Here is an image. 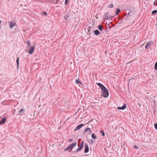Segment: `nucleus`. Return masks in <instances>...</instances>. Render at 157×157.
<instances>
[{
  "mask_svg": "<svg viewBox=\"0 0 157 157\" xmlns=\"http://www.w3.org/2000/svg\"><path fill=\"white\" fill-rule=\"evenodd\" d=\"M102 90L103 96L105 98H107L109 96L108 92L107 89L101 84L99 83H96Z\"/></svg>",
  "mask_w": 157,
  "mask_h": 157,
  "instance_id": "obj_1",
  "label": "nucleus"
},
{
  "mask_svg": "<svg viewBox=\"0 0 157 157\" xmlns=\"http://www.w3.org/2000/svg\"><path fill=\"white\" fill-rule=\"evenodd\" d=\"M77 145V142H75L71 144L67 148L64 149V151H66L68 150H70V151H72V149L76 146Z\"/></svg>",
  "mask_w": 157,
  "mask_h": 157,
  "instance_id": "obj_2",
  "label": "nucleus"
},
{
  "mask_svg": "<svg viewBox=\"0 0 157 157\" xmlns=\"http://www.w3.org/2000/svg\"><path fill=\"white\" fill-rule=\"evenodd\" d=\"M77 145V142H75L71 144L67 148L64 149V151H66L68 150H70V151H72V149L76 146Z\"/></svg>",
  "mask_w": 157,
  "mask_h": 157,
  "instance_id": "obj_3",
  "label": "nucleus"
},
{
  "mask_svg": "<svg viewBox=\"0 0 157 157\" xmlns=\"http://www.w3.org/2000/svg\"><path fill=\"white\" fill-rule=\"evenodd\" d=\"M84 132V133L87 132L88 134L90 135L92 131L90 128H87L85 129Z\"/></svg>",
  "mask_w": 157,
  "mask_h": 157,
  "instance_id": "obj_4",
  "label": "nucleus"
},
{
  "mask_svg": "<svg viewBox=\"0 0 157 157\" xmlns=\"http://www.w3.org/2000/svg\"><path fill=\"white\" fill-rule=\"evenodd\" d=\"M104 18L105 19H108L111 18H113V17H111L109 15V13H107L105 14L104 16Z\"/></svg>",
  "mask_w": 157,
  "mask_h": 157,
  "instance_id": "obj_5",
  "label": "nucleus"
},
{
  "mask_svg": "<svg viewBox=\"0 0 157 157\" xmlns=\"http://www.w3.org/2000/svg\"><path fill=\"white\" fill-rule=\"evenodd\" d=\"M84 126L83 124H81L78 126H77L76 128L74 129V131L75 132L76 131L78 130L81 128L82 126Z\"/></svg>",
  "mask_w": 157,
  "mask_h": 157,
  "instance_id": "obj_6",
  "label": "nucleus"
},
{
  "mask_svg": "<svg viewBox=\"0 0 157 157\" xmlns=\"http://www.w3.org/2000/svg\"><path fill=\"white\" fill-rule=\"evenodd\" d=\"M9 23H10L9 27L11 29H12L13 27L16 25V23L14 22H9Z\"/></svg>",
  "mask_w": 157,
  "mask_h": 157,
  "instance_id": "obj_7",
  "label": "nucleus"
},
{
  "mask_svg": "<svg viewBox=\"0 0 157 157\" xmlns=\"http://www.w3.org/2000/svg\"><path fill=\"white\" fill-rule=\"evenodd\" d=\"M34 50V47H32L29 50V53L31 54L33 53Z\"/></svg>",
  "mask_w": 157,
  "mask_h": 157,
  "instance_id": "obj_8",
  "label": "nucleus"
},
{
  "mask_svg": "<svg viewBox=\"0 0 157 157\" xmlns=\"http://www.w3.org/2000/svg\"><path fill=\"white\" fill-rule=\"evenodd\" d=\"M83 141H82L81 143V145L79 146V147L76 150V151H81L83 147Z\"/></svg>",
  "mask_w": 157,
  "mask_h": 157,
  "instance_id": "obj_9",
  "label": "nucleus"
},
{
  "mask_svg": "<svg viewBox=\"0 0 157 157\" xmlns=\"http://www.w3.org/2000/svg\"><path fill=\"white\" fill-rule=\"evenodd\" d=\"M85 150L84 151V152L85 153H86L89 151V147L87 144H85Z\"/></svg>",
  "mask_w": 157,
  "mask_h": 157,
  "instance_id": "obj_10",
  "label": "nucleus"
},
{
  "mask_svg": "<svg viewBox=\"0 0 157 157\" xmlns=\"http://www.w3.org/2000/svg\"><path fill=\"white\" fill-rule=\"evenodd\" d=\"M151 42H148L145 46V48L147 49H148L149 48V47L151 45Z\"/></svg>",
  "mask_w": 157,
  "mask_h": 157,
  "instance_id": "obj_11",
  "label": "nucleus"
},
{
  "mask_svg": "<svg viewBox=\"0 0 157 157\" xmlns=\"http://www.w3.org/2000/svg\"><path fill=\"white\" fill-rule=\"evenodd\" d=\"M127 107L126 104H124L121 107H117V109H118L123 110L125 109Z\"/></svg>",
  "mask_w": 157,
  "mask_h": 157,
  "instance_id": "obj_12",
  "label": "nucleus"
},
{
  "mask_svg": "<svg viewBox=\"0 0 157 157\" xmlns=\"http://www.w3.org/2000/svg\"><path fill=\"white\" fill-rule=\"evenodd\" d=\"M6 121V117H3L1 121L0 122V125L2 124H4Z\"/></svg>",
  "mask_w": 157,
  "mask_h": 157,
  "instance_id": "obj_13",
  "label": "nucleus"
},
{
  "mask_svg": "<svg viewBox=\"0 0 157 157\" xmlns=\"http://www.w3.org/2000/svg\"><path fill=\"white\" fill-rule=\"evenodd\" d=\"M94 33L96 35H98L99 34L100 32L98 30H96L94 31Z\"/></svg>",
  "mask_w": 157,
  "mask_h": 157,
  "instance_id": "obj_14",
  "label": "nucleus"
},
{
  "mask_svg": "<svg viewBox=\"0 0 157 157\" xmlns=\"http://www.w3.org/2000/svg\"><path fill=\"white\" fill-rule=\"evenodd\" d=\"M91 137H92V138L93 139H95L97 138V137L94 133H93V134H92V135H91Z\"/></svg>",
  "mask_w": 157,
  "mask_h": 157,
  "instance_id": "obj_15",
  "label": "nucleus"
},
{
  "mask_svg": "<svg viewBox=\"0 0 157 157\" xmlns=\"http://www.w3.org/2000/svg\"><path fill=\"white\" fill-rule=\"evenodd\" d=\"M75 82L77 83H80L82 84V83L79 81V78H78L77 79L75 80Z\"/></svg>",
  "mask_w": 157,
  "mask_h": 157,
  "instance_id": "obj_16",
  "label": "nucleus"
},
{
  "mask_svg": "<svg viewBox=\"0 0 157 157\" xmlns=\"http://www.w3.org/2000/svg\"><path fill=\"white\" fill-rule=\"evenodd\" d=\"M98 29L101 31L103 29V27L101 25H99L98 26Z\"/></svg>",
  "mask_w": 157,
  "mask_h": 157,
  "instance_id": "obj_17",
  "label": "nucleus"
},
{
  "mask_svg": "<svg viewBox=\"0 0 157 157\" xmlns=\"http://www.w3.org/2000/svg\"><path fill=\"white\" fill-rule=\"evenodd\" d=\"M113 7V4L111 3L108 6V7L109 8H112Z\"/></svg>",
  "mask_w": 157,
  "mask_h": 157,
  "instance_id": "obj_18",
  "label": "nucleus"
},
{
  "mask_svg": "<svg viewBox=\"0 0 157 157\" xmlns=\"http://www.w3.org/2000/svg\"><path fill=\"white\" fill-rule=\"evenodd\" d=\"M100 132L101 133L102 136H105V133L103 130H101L100 131Z\"/></svg>",
  "mask_w": 157,
  "mask_h": 157,
  "instance_id": "obj_19",
  "label": "nucleus"
},
{
  "mask_svg": "<svg viewBox=\"0 0 157 157\" xmlns=\"http://www.w3.org/2000/svg\"><path fill=\"white\" fill-rule=\"evenodd\" d=\"M154 68L155 70H157V62L155 64Z\"/></svg>",
  "mask_w": 157,
  "mask_h": 157,
  "instance_id": "obj_20",
  "label": "nucleus"
},
{
  "mask_svg": "<svg viewBox=\"0 0 157 157\" xmlns=\"http://www.w3.org/2000/svg\"><path fill=\"white\" fill-rule=\"evenodd\" d=\"M120 12V10L119 9H117V12L116 13V15H117Z\"/></svg>",
  "mask_w": 157,
  "mask_h": 157,
  "instance_id": "obj_21",
  "label": "nucleus"
},
{
  "mask_svg": "<svg viewBox=\"0 0 157 157\" xmlns=\"http://www.w3.org/2000/svg\"><path fill=\"white\" fill-rule=\"evenodd\" d=\"M157 13V10H155L153 11L152 12V14L156 13Z\"/></svg>",
  "mask_w": 157,
  "mask_h": 157,
  "instance_id": "obj_22",
  "label": "nucleus"
},
{
  "mask_svg": "<svg viewBox=\"0 0 157 157\" xmlns=\"http://www.w3.org/2000/svg\"><path fill=\"white\" fill-rule=\"evenodd\" d=\"M42 14L44 16H47V14L46 12H42Z\"/></svg>",
  "mask_w": 157,
  "mask_h": 157,
  "instance_id": "obj_23",
  "label": "nucleus"
},
{
  "mask_svg": "<svg viewBox=\"0 0 157 157\" xmlns=\"http://www.w3.org/2000/svg\"><path fill=\"white\" fill-rule=\"evenodd\" d=\"M19 58L18 57V58L17 59V61H16L18 67V65H19Z\"/></svg>",
  "mask_w": 157,
  "mask_h": 157,
  "instance_id": "obj_24",
  "label": "nucleus"
},
{
  "mask_svg": "<svg viewBox=\"0 0 157 157\" xmlns=\"http://www.w3.org/2000/svg\"><path fill=\"white\" fill-rule=\"evenodd\" d=\"M24 109H21L19 111V112L20 113H21L22 112L24 111Z\"/></svg>",
  "mask_w": 157,
  "mask_h": 157,
  "instance_id": "obj_25",
  "label": "nucleus"
},
{
  "mask_svg": "<svg viewBox=\"0 0 157 157\" xmlns=\"http://www.w3.org/2000/svg\"><path fill=\"white\" fill-rule=\"evenodd\" d=\"M154 126L155 129H156L157 130V124H155Z\"/></svg>",
  "mask_w": 157,
  "mask_h": 157,
  "instance_id": "obj_26",
  "label": "nucleus"
},
{
  "mask_svg": "<svg viewBox=\"0 0 157 157\" xmlns=\"http://www.w3.org/2000/svg\"><path fill=\"white\" fill-rule=\"evenodd\" d=\"M27 44H28L29 46L30 45V43L29 41H27Z\"/></svg>",
  "mask_w": 157,
  "mask_h": 157,
  "instance_id": "obj_27",
  "label": "nucleus"
},
{
  "mask_svg": "<svg viewBox=\"0 0 157 157\" xmlns=\"http://www.w3.org/2000/svg\"><path fill=\"white\" fill-rule=\"evenodd\" d=\"M68 0H65V4L66 5H67L68 2Z\"/></svg>",
  "mask_w": 157,
  "mask_h": 157,
  "instance_id": "obj_28",
  "label": "nucleus"
},
{
  "mask_svg": "<svg viewBox=\"0 0 157 157\" xmlns=\"http://www.w3.org/2000/svg\"><path fill=\"white\" fill-rule=\"evenodd\" d=\"M72 141H73V139H69V140H68V141H69V142H71Z\"/></svg>",
  "mask_w": 157,
  "mask_h": 157,
  "instance_id": "obj_29",
  "label": "nucleus"
},
{
  "mask_svg": "<svg viewBox=\"0 0 157 157\" xmlns=\"http://www.w3.org/2000/svg\"><path fill=\"white\" fill-rule=\"evenodd\" d=\"M154 5L155 6H157V3L156 2H154Z\"/></svg>",
  "mask_w": 157,
  "mask_h": 157,
  "instance_id": "obj_30",
  "label": "nucleus"
},
{
  "mask_svg": "<svg viewBox=\"0 0 157 157\" xmlns=\"http://www.w3.org/2000/svg\"><path fill=\"white\" fill-rule=\"evenodd\" d=\"M134 148H138V147H137V146H134Z\"/></svg>",
  "mask_w": 157,
  "mask_h": 157,
  "instance_id": "obj_31",
  "label": "nucleus"
},
{
  "mask_svg": "<svg viewBox=\"0 0 157 157\" xmlns=\"http://www.w3.org/2000/svg\"><path fill=\"white\" fill-rule=\"evenodd\" d=\"M1 21L0 20V24L1 23Z\"/></svg>",
  "mask_w": 157,
  "mask_h": 157,
  "instance_id": "obj_32",
  "label": "nucleus"
}]
</instances>
